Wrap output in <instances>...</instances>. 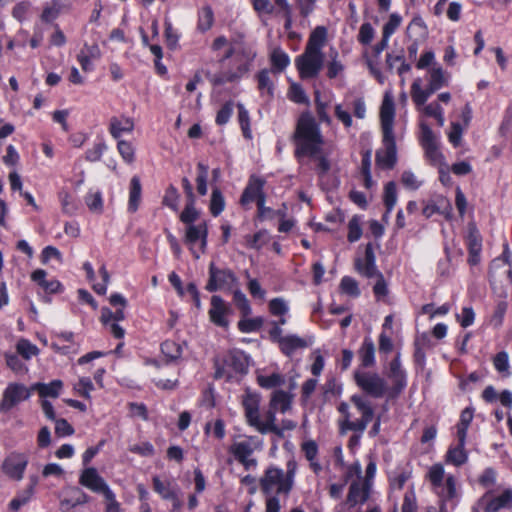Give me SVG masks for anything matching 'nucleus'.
Returning <instances> with one entry per match:
<instances>
[{
  "mask_svg": "<svg viewBox=\"0 0 512 512\" xmlns=\"http://www.w3.org/2000/svg\"><path fill=\"white\" fill-rule=\"evenodd\" d=\"M383 202L386 206V213L383 215V220H387L397 202V189L393 181L388 182L384 187Z\"/></svg>",
  "mask_w": 512,
  "mask_h": 512,
  "instance_id": "nucleus-35",
  "label": "nucleus"
},
{
  "mask_svg": "<svg viewBox=\"0 0 512 512\" xmlns=\"http://www.w3.org/2000/svg\"><path fill=\"white\" fill-rule=\"evenodd\" d=\"M164 36L166 38V44L170 49H175L178 45L179 34L173 28L170 22H165Z\"/></svg>",
  "mask_w": 512,
  "mask_h": 512,
  "instance_id": "nucleus-59",
  "label": "nucleus"
},
{
  "mask_svg": "<svg viewBox=\"0 0 512 512\" xmlns=\"http://www.w3.org/2000/svg\"><path fill=\"white\" fill-rule=\"evenodd\" d=\"M247 423L251 426L259 416L260 396L259 394L247 391L242 399Z\"/></svg>",
  "mask_w": 512,
  "mask_h": 512,
  "instance_id": "nucleus-24",
  "label": "nucleus"
},
{
  "mask_svg": "<svg viewBox=\"0 0 512 512\" xmlns=\"http://www.w3.org/2000/svg\"><path fill=\"white\" fill-rule=\"evenodd\" d=\"M293 138L296 143V157H314L321 152L324 142L323 136L319 125L311 114H301L297 121Z\"/></svg>",
  "mask_w": 512,
  "mask_h": 512,
  "instance_id": "nucleus-1",
  "label": "nucleus"
},
{
  "mask_svg": "<svg viewBox=\"0 0 512 512\" xmlns=\"http://www.w3.org/2000/svg\"><path fill=\"white\" fill-rule=\"evenodd\" d=\"M85 202L92 212L101 213L103 209L102 195L99 191L89 193L85 197Z\"/></svg>",
  "mask_w": 512,
  "mask_h": 512,
  "instance_id": "nucleus-56",
  "label": "nucleus"
},
{
  "mask_svg": "<svg viewBox=\"0 0 512 512\" xmlns=\"http://www.w3.org/2000/svg\"><path fill=\"white\" fill-rule=\"evenodd\" d=\"M255 437H249L247 440L235 442L230 446V452L235 459L243 465L245 470L254 469L258 465L256 458L252 457L255 449Z\"/></svg>",
  "mask_w": 512,
  "mask_h": 512,
  "instance_id": "nucleus-11",
  "label": "nucleus"
},
{
  "mask_svg": "<svg viewBox=\"0 0 512 512\" xmlns=\"http://www.w3.org/2000/svg\"><path fill=\"white\" fill-rule=\"evenodd\" d=\"M274 74L272 70L262 69L256 75L257 88L261 95H267L269 99L274 96V81L271 75Z\"/></svg>",
  "mask_w": 512,
  "mask_h": 512,
  "instance_id": "nucleus-29",
  "label": "nucleus"
},
{
  "mask_svg": "<svg viewBox=\"0 0 512 512\" xmlns=\"http://www.w3.org/2000/svg\"><path fill=\"white\" fill-rule=\"evenodd\" d=\"M230 309L224 302V300L218 296L214 295L211 298V308L209 310L210 320L217 326L227 327L228 321L226 319V315L229 313Z\"/></svg>",
  "mask_w": 512,
  "mask_h": 512,
  "instance_id": "nucleus-20",
  "label": "nucleus"
},
{
  "mask_svg": "<svg viewBox=\"0 0 512 512\" xmlns=\"http://www.w3.org/2000/svg\"><path fill=\"white\" fill-rule=\"evenodd\" d=\"M237 278L230 269H221L212 262L209 265V280L206 290L214 292L217 290H232Z\"/></svg>",
  "mask_w": 512,
  "mask_h": 512,
  "instance_id": "nucleus-10",
  "label": "nucleus"
},
{
  "mask_svg": "<svg viewBox=\"0 0 512 512\" xmlns=\"http://www.w3.org/2000/svg\"><path fill=\"white\" fill-rule=\"evenodd\" d=\"M276 413L277 411L272 410V408L268 406V409L264 413L263 419L259 415L252 423L251 427H254L261 434L273 432L280 433L278 425L276 424Z\"/></svg>",
  "mask_w": 512,
  "mask_h": 512,
  "instance_id": "nucleus-22",
  "label": "nucleus"
},
{
  "mask_svg": "<svg viewBox=\"0 0 512 512\" xmlns=\"http://www.w3.org/2000/svg\"><path fill=\"white\" fill-rule=\"evenodd\" d=\"M208 226L205 220L186 226L184 241L191 246V251L196 259L200 253H205L207 246Z\"/></svg>",
  "mask_w": 512,
  "mask_h": 512,
  "instance_id": "nucleus-9",
  "label": "nucleus"
},
{
  "mask_svg": "<svg viewBox=\"0 0 512 512\" xmlns=\"http://www.w3.org/2000/svg\"><path fill=\"white\" fill-rule=\"evenodd\" d=\"M117 149L123 160L127 163H132L135 158V148L133 145L125 140H119Z\"/></svg>",
  "mask_w": 512,
  "mask_h": 512,
  "instance_id": "nucleus-55",
  "label": "nucleus"
},
{
  "mask_svg": "<svg viewBox=\"0 0 512 512\" xmlns=\"http://www.w3.org/2000/svg\"><path fill=\"white\" fill-rule=\"evenodd\" d=\"M350 402L357 412L360 413L361 417L354 418L349 404L341 402L338 406V411L342 415L341 420H339L340 429L342 432L349 430L363 433L374 417L373 405L366 397L359 394L352 395Z\"/></svg>",
  "mask_w": 512,
  "mask_h": 512,
  "instance_id": "nucleus-2",
  "label": "nucleus"
},
{
  "mask_svg": "<svg viewBox=\"0 0 512 512\" xmlns=\"http://www.w3.org/2000/svg\"><path fill=\"white\" fill-rule=\"evenodd\" d=\"M258 384L265 389H271L284 384L285 380L279 373H273L271 375H261L257 378Z\"/></svg>",
  "mask_w": 512,
  "mask_h": 512,
  "instance_id": "nucleus-46",
  "label": "nucleus"
},
{
  "mask_svg": "<svg viewBox=\"0 0 512 512\" xmlns=\"http://www.w3.org/2000/svg\"><path fill=\"white\" fill-rule=\"evenodd\" d=\"M512 503V491L505 490L501 495L490 499L485 507V512H496L501 508L510 506Z\"/></svg>",
  "mask_w": 512,
  "mask_h": 512,
  "instance_id": "nucleus-37",
  "label": "nucleus"
},
{
  "mask_svg": "<svg viewBox=\"0 0 512 512\" xmlns=\"http://www.w3.org/2000/svg\"><path fill=\"white\" fill-rule=\"evenodd\" d=\"M401 21L402 18L400 15L396 13L390 15L388 22L383 26V35L385 36V38H390V36L400 26Z\"/></svg>",
  "mask_w": 512,
  "mask_h": 512,
  "instance_id": "nucleus-60",
  "label": "nucleus"
},
{
  "mask_svg": "<svg viewBox=\"0 0 512 512\" xmlns=\"http://www.w3.org/2000/svg\"><path fill=\"white\" fill-rule=\"evenodd\" d=\"M467 246L469 253L481 252L482 250V239L479 231L474 226L469 227Z\"/></svg>",
  "mask_w": 512,
  "mask_h": 512,
  "instance_id": "nucleus-47",
  "label": "nucleus"
},
{
  "mask_svg": "<svg viewBox=\"0 0 512 512\" xmlns=\"http://www.w3.org/2000/svg\"><path fill=\"white\" fill-rule=\"evenodd\" d=\"M429 73V83L434 87V89L439 90L448 84V75L441 67L433 68Z\"/></svg>",
  "mask_w": 512,
  "mask_h": 512,
  "instance_id": "nucleus-43",
  "label": "nucleus"
},
{
  "mask_svg": "<svg viewBox=\"0 0 512 512\" xmlns=\"http://www.w3.org/2000/svg\"><path fill=\"white\" fill-rule=\"evenodd\" d=\"M197 177H196V185H197V192L201 195V196H204L207 194V179H208V171H209V167L202 163V162H199L197 164Z\"/></svg>",
  "mask_w": 512,
  "mask_h": 512,
  "instance_id": "nucleus-42",
  "label": "nucleus"
},
{
  "mask_svg": "<svg viewBox=\"0 0 512 512\" xmlns=\"http://www.w3.org/2000/svg\"><path fill=\"white\" fill-rule=\"evenodd\" d=\"M388 378L392 382L388 395L395 397L399 395L407 385L406 373L401 367L400 357L397 355L389 364Z\"/></svg>",
  "mask_w": 512,
  "mask_h": 512,
  "instance_id": "nucleus-16",
  "label": "nucleus"
},
{
  "mask_svg": "<svg viewBox=\"0 0 512 512\" xmlns=\"http://www.w3.org/2000/svg\"><path fill=\"white\" fill-rule=\"evenodd\" d=\"M358 357L363 368H370L375 365V345L371 338H364L358 350Z\"/></svg>",
  "mask_w": 512,
  "mask_h": 512,
  "instance_id": "nucleus-27",
  "label": "nucleus"
},
{
  "mask_svg": "<svg viewBox=\"0 0 512 512\" xmlns=\"http://www.w3.org/2000/svg\"><path fill=\"white\" fill-rule=\"evenodd\" d=\"M74 389L76 392L84 398H90V392L94 389V385L90 378L83 377L80 378L77 384H75Z\"/></svg>",
  "mask_w": 512,
  "mask_h": 512,
  "instance_id": "nucleus-57",
  "label": "nucleus"
},
{
  "mask_svg": "<svg viewBox=\"0 0 512 512\" xmlns=\"http://www.w3.org/2000/svg\"><path fill=\"white\" fill-rule=\"evenodd\" d=\"M180 194L175 186L169 185L165 191L162 203L173 211H178Z\"/></svg>",
  "mask_w": 512,
  "mask_h": 512,
  "instance_id": "nucleus-44",
  "label": "nucleus"
},
{
  "mask_svg": "<svg viewBox=\"0 0 512 512\" xmlns=\"http://www.w3.org/2000/svg\"><path fill=\"white\" fill-rule=\"evenodd\" d=\"M427 477L434 492L443 502L450 501L457 496L456 478L451 474L445 477V471L441 464L432 465Z\"/></svg>",
  "mask_w": 512,
  "mask_h": 512,
  "instance_id": "nucleus-5",
  "label": "nucleus"
},
{
  "mask_svg": "<svg viewBox=\"0 0 512 512\" xmlns=\"http://www.w3.org/2000/svg\"><path fill=\"white\" fill-rule=\"evenodd\" d=\"M106 149L107 146L104 142L96 143L92 148L86 151L85 158L89 162L99 161Z\"/></svg>",
  "mask_w": 512,
  "mask_h": 512,
  "instance_id": "nucleus-58",
  "label": "nucleus"
},
{
  "mask_svg": "<svg viewBox=\"0 0 512 512\" xmlns=\"http://www.w3.org/2000/svg\"><path fill=\"white\" fill-rule=\"evenodd\" d=\"M238 120L241 127V130L243 132V135L247 139L252 138L251 129H250V118L249 113L245 109V107L242 104H238Z\"/></svg>",
  "mask_w": 512,
  "mask_h": 512,
  "instance_id": "nucleus-51",
  "label": "nucleus"
},
{
  "mask_svg": "<svg viewBox=\"0 0 512 512\" xmlns=\"http://www.w3.org/2000/svg\"><path fill=\"white\" fill-rule=\"evenodd\" d=\"M372 482L369 480H357L350 484L346 502L351 507L357 504H364L370 496Z\"/></svg>",
  "mask_w": 512,
  "mask_h": 512,
  "instance_id": "nucleus-17",
  "label": "nucleus"
},
{
  "mask_svg": "<svg viewBox=\"0 0 512 512\" xmlns=\"http://www.w3.org/2000/svg\"><path fill=\"white\" fill-rule=\"evenodd\" d=\"M292 396L283 390H276L273 392L269 407L280 413H286L291 409Z\"/></svg>",
  "mask_w": 512,
  "mask_h": 512,
  "instance_id": "nucleus-28",
  "label": "nucleus"
},
{
  "mask_svg": "<svg viewBox=\"0 0 512 512\" xmlns=\"http://www.w3.org/2000/svg\"><path fill=\"white\" fill-rule=\"evenodd\" d=\"M32 391L21 383H9L0 401V412H8L20 402L29 399Z\"/></svg>",
  "mask_w": 512,
  "mask_h": 512,
  "instance_id": "nucleus-12",
  "label": "nucleus"
},
{
  "mask_svg": "<svg viewBox=\"0 0 512 512\" xmlns=\"http://www.w3.org/2000/svg\"><path fill=\"white\" fill-rule=\"evenodd\" d=\"M421 79L417 78L411 85V97L416 106H422L427 101V94L423 91L421 86Z\"/></svg>",
  "mask_w": 512,
  "mask_h": 512,
  "instance_id": "nucleus-49",
  "label": "nucleus"
},
{
  "mask_svg": "<svg viewBox=\"0 0 512 512\" xmlns=\"http://www.w3.org/2000/svg\"><path fill=\"white\" fill-rule=\"evenodd\" d=\"M214 23V14L209 6H205L201 9L198 17L197 29L200 32L208 31Z\"/></svg>",
  "mask_w": 512,
  "mask_h": 512,
  "instance_id": "nucleus-41",
  "label": "nucleus"
},
{
  "mask_svg": "<svg viewBox=\"0 0 512 512\" xmlns=\"http://www.w3.org/2000/svg\"><path fill=\"white\" fill-rule=\"evenodd\" d=\"M249 357L241 350L232 349L223 358V364L217 365L216 378L232 379L235 375H244L248 372Z\"/></svg>",
  "mask_w": 512,
  "mask_h": 512,
  "instance_id": "nucleus-6",
  "label": "nucleus"
},
{
  "mask_svg": "<svg viewBox=\"0 0 512 512\" xmlns=\"http://www.w3.org/2000/svg\"><path fill=\"white\" fill-rule=\"evenodd\" d=\"M63 387L61 380H53L50 383H35L31 386V390L37 391L41 397H53L59 396L60 391Z\"/></svg>",
  "mask_w": 512,
  "mask_h": 512,
  "instance_id": "nucleus-31",
  "label": "nucleus"
},
{
  "mask_svg": "<svg viewBox=\"0 0 512 512\" xmlns=\"http://www.w3.org/2000/svg\"><path fill=\"white\" fill-rule=\"evenodd\" d=\"M134 129V121L129 117H112L109 131L115 139H119L124 133H131Z\"/></svg>",
  "mask_w": 512,
  "mask_h": 512,
  "instance_id": "nucleus-26",
  "label": "nucleus"
},
{
  "mask_svg": "<svg viewBox=\"0 0 512 512\" xmlns=\"http://www.w3.org/2000/svg\"><path fill=\"white\" fill-rule=\"evenodd\" d=\"M200 212L195 208V201L188 200L179 218L186 226L195 224L199 219Z\"/></svg>",
  "mask_w": 512,
  "mask_h": 512,
  "instance_id": "nucleus-39",
  "label": "nucleus"
},
{
  "mask_svg": "<svg viewBox=\"0 0 512 512\" xmlns=\"http://www.w3.org/2000/svg\"><path fill=\"white\" fill-rule=\"evenodd\" d=\"M142 187L138 176H133L130 181V192L128 211L134 213L138 210L141 202Z\"/></svg>",
  "mask_w": 512,
  "mask_h": 512,
  "instance_id": "nucleus-33",
  "label": "nucleus"
},
{
  "mask_svg": "<svg viewBox=\"0 0 512 512\" xmlns=\"http://www.w3.org/2000/svg\"><path fill=\"white\" fill-rule=\"evenodd\" d=\"M266 181L256 175H251L249 181L241 195L240 202L247 205L251 202L258 201L261 197H265L264 186Z\"/></svg>",
  "mask_w": 512,
  "mask_h": 512,
  "instance_id": "nucleus-18",
  "label": "nucleus"
},
{
  "mask_svg": "<svg viewBox=\"0 0 512 512\" xmlns=\"http://www.w3.org/2000/svg\"><path fill=\"white\" fill-rule=\"evenodd\" d=\"M153 488L163 498H174L176 493L170 481H162L158 476L153 477Z\"/></svg>",
  "mask_w": 512,
  "mask_h": 512,
  "instance_id": "nucleus-40",
  "label": "nucleus"
},
{
  "mask_svg": "<svg viewBox=\"0 0 512 512\" xmlns=\"http://www.w3.org/2000/svg\"><path fill=\"white\" fill-rule=\"evenodd\" d=\"M493 364L495 369L504 374V376L510 375V365H509V357L505 351H501L497 353L493 359Z\"/></svg>",
  "mask_w": 512,
  "mask_h": 512,
  "instance_id": "nucleus-52",
  "label": "nucleus"
},
{
  "mask_svg": "<svg viewBox=\"0 0 512 512\" xmlns=\"http://www.w3.org/2000/svg\"><path fill=\"white\" fill-rule=\"evenodd\" d=\"M74 433V428L67 422V420L61 418L55 420V434L59 437L70 436Z\"/></svg>",
  "mask_w": 512,
  "mask_h": 512,
  "instance_id": "nucleus-64",
  "label": "nucleus"
},
{
  "mask_svg": "<svg viewBox=\"0 0 512 512\" xmlns=\"http://www.w3.org/2000/svg\"><path fill=\"white\" fill-rule=\"evenodd\" d=\"M355 267L361 275L367 278L377 277L379 274H382L376 267V258L371 244L366 246L364 258L356 260Z\"/></svg>",
  "mask_w": 512,
  "mask_h": 512,
  "instance_id": "nucleus-19",
  "label": "nucleus"
},
{
  "mask_svg": "<svg viewBox=\"0 0 512 512\" xmlns=\"http://www.w3.org/2000/svg\"><path fill=\"white\" fill-rule=\"evenodd\" d=\"M340 289L343 293L350 295L352 297H358L360 295V290L357 281L349 276H345L342 278L340 282Z\"/></svg>",
  "mask_w": 512,
  "mask_h": 512,
  "instance_id": "nucleus-54",
  "label": "nucleus"
},
{
  "mask_svg": "<svg viewBox=\"0 0 512 512\" xmlns=\"http://www.w3.org/2000/svg\"><path fill=\"white\" fill-rule=\"evenodd\" d=\"M327 30L323 26L316 27L311 33L305 49L322 52V47L325 43Z\"/></svg>",
  "mask_w": 512,
  "mask_h": 512,
  "instance_id": "nucleus-36",
  "label": "nucleus"
},
{
  "mask_svg": "<svg viewBox=\"0 0 512 512\" xmlns=\"http://www.w3.org/2000/svg\"><path fill=\"white\" fill-rule=\"evenodd\" d=\"M79 482L84 487L96 493H102L111 498L112 491L106 484L105 480L98 474L93 467L86 468L80 475Z\"/></svg>",
  "mask_w": 512,
  "mask_h": 512,
  "instance_id": "nucleus-15",
  "label": "nucleus"
},
{
  "mask_svg": "<svg viewBox=\"0 0 512 512\" xmlns=\"http://www.w3.org/2000/svg\"><path fill=\"white\" fill-rule=\"evenodd\" d=\"M295 472L296 463L293 461L287 463L286 471L276 466H269L259 479L261 491L265 495H271L273 491L278 495H288L294 486Z\"/></svg>",
  "mask_w": 512,
  "mask_h": 512,
  "instance_id": "nucleus-3",
  "label": "nucleus"
},
{
  "mask_svg": "<svg viewBox=\"0 0 512 512\" xmlns=\"http://www.w3.org/2000/svg\"><path fill=\"white\" fill-rule=\"evenodd\" d=\"M27 465L28 457L25 454L12 452L3 461L2 471L8 477L19 481L23 478Z\"/></svg>",
  "mask_w": 512,
  "mask_h": 512,
  "instance_id": "nucleus-13",
  "label": "nucleus"
},
{
  "mask_svg": "<svg viewBox=\"0 0 512 512\" xmlns=\"http://www.w3.org/2000/svg\"><path fill=\"white\" fill-rule=\"evenodd\" d=\"M324 54L305 49L295 60L296 68L302 79L315 78L323 67Z\"/></svg>",
  "mask_w": 512,
  "mask_h": 512,
  "instance_id": "nucleus-8",
  "label": "nucleus"
},
{
  "mask_svg": "<svg viewBox=\"0 0 512 512\" xmlns=\"http://www.w3.org/2000/svg\"><path fill=\"white\" fill-rule=\"evenodd\" d=\"M225 207L224 197L218 188L213 189L210 200V212L213 216H218Z\"/></svg>",
  "mask_w": 512,
  "mask_h": 512,
  "instance_id": "nucleus-48",
  "label": "nucleus"
},
{
  "mask_svg": "<svg viewBox=\"0 0 512 512\" xmlns=\"http://www.w3.org/2000/svg\"><path fill=\"white\" fill-rule=\"evenodd\" d=\"M51 259H56L59 263L63 262L61 252L54 246H46L41 253V261L47 264Z\"/></svg>",
  "mask_w": 512,
  "mask_h": 512,
  "instance_id": "nucleus-62",
  "label": "nucleus"
},
{
  "mask_svg": "<svg viewBox=\"0 0 512 512\" xmlns=\"http://www.w3.org/2000/svg\"><path fill=\"white\" fill-rule=\"evenodd\" d=\"M354 380L364 393L373 398H382L388 394L389 387L386 380L376 372L356 370Z\"/></svg>",
  "mask_w": 512,
  "mask_h": 512,
  "instance_id": "nucleus-7",
  "label": "nucleus"
},
{
  "mask_svg": "<svg viewBox=\"0 0 512 512\" xmlns=\"http://www.w3.org/2000/svg\"><path fill=\"white\" fill-rule=\"evenodd\" d=\"M16 349L19 355H21L24 359L29 360L33 356H36L39 353V349L36 345L32 344L27 339H21L18 341L16 345Z\"/></svg>",
  "mask_w": 512,
  "mask_h": 512,
  "instance_id": "nucleus-45",
  "label": "nucleus"
},
{
  "mask_svg": "<svg viewBox=\"0 0 512 512\" xmlns=\"http://www.w3.org/2000/svg\"><path fill=\"white\" fill-rule=\"evenodd\" d=\"M245 239L249 248L259 250L268 242L269 237L267 231L261 230L253 236L247 235Z\"/></svg>",
  "mask_w": 512,
  "mask_h": 512,
  "instance_id": "nucleus-50",
  "label": "nucleus"
},
{
  "mask_svg": "<svg viewBox=\"0 0 512 512\" xmlns=\"http://www.w3.org/2000/svg\"><path fill=\"white\" fill-rule=\"evenodd\" d=\"M374 33V29L370 23H363L359 29L358 41L363 45H368L372 41Z\"/></svg>",
  "mask_w": 512,
  "mask_h": 512,
  "instance_id": "nucleus-61",
  "label": "nucleus"
},
{
  "mask_svg": "<svg viewBox=\"0 0 512 512\" xmlns=\"http://www.w3.org/2000/svg\"><path fill=\"white\" fill-rule=\"evenodd\" d=\"M271 70L275 75L283 72L290 64V58L280 48H274L270 54Z\"/></svg>",
  "mask_w": 512,
  "mask_h": 512,
  "instance_id": "nucleus-32",
  "label": "nucleus"
},
{
  "mask_svg": "<svg viewBox=\"0 0 512 512\" xmlns=\"http://www.w3.org/2000/svg\"><path fill=\"white\" fill-rule=\"evenodd\" d=\"M383 149L376 151V164L382 169H392L397 160L394 135H383Z\"/></svg>",
  "mask_w": 512,
  "mask_h": 512,
  "instance_id": "nucleus-14",
  "label": "nucleus"
},
{
  "mask_svg": "<svg viewBox=\"0 0 512 512\" xmlns=\"http://www.w3.org/2000/svg\"><path fill=\"white\" fill-rule=\"evenodd\" d=\"M161 351L168 361H177L182 355V346L172 340H166L161 344Z\"/></svg>",
  "mask_w": 512,
  "mask_h": 512,
  "instance_id": "nucleus-38",
  "label": "nucleus"
},
{
  "mask_svg": "<svg viewBox=\"0 0 512 512\" xmlns=\"http://www.w3.org/2000/svg\"><path fill=\"white\" fill-rule=\"evenodd\" d=\"M465 443L466 442H460L458 440L456 446H451L448 449L445 457L447 463L459 467L467 462L468 454L467 451L465 450Z\"/></svg>",
  "mask_w": 512,
  "mask_h": 512,
  "instance_id": "nucleus-30",
  "label": "nucleus"
},
{
  "mask_svg": "<svg viewBox=\"0 0 512 512\" xmlns=\"http://www.w3.org/2000/svg\"><path fill=\"white\" fill-rule=\"evenodd\" d=\"M310 344V342L298 335L289 334L285 338H281L279 348L284 355L290 357L296 350L305 349Z\"/></svg>",
  "mask_w": 512,
  "mask_h": 512,
  "instance_id": "nucleus-25",
  "label": "nucleus"
},
{
  "mask_svg": "<svg viewBox=\"0 0 512 512\" xmlns=\"http://www.w3.org/2000/svg\"><path fill=\"white\" fill-rule=\"evenodd\" d=\"M263 325L261 317L242 319L238 322V328L243 333H250L259 330Z\"/></svg>",
  "mask_w": 512,
  "mask_h": 512,
  "instance_id": "nucleus-53",
  "label": "nucleus"
},
{
  "mask_svg": "<svg viewBox=\"0 0 512 512\" xmlns=\"http://www.w3.org/2000/svg\"><path fill=\"white\" fill-rule=\"evenodd\" d=\"M46 271L43 270V269H37L35 270L32 275H31V278L34 282H36L38 285H40L46 292H49V293H56L58 291H60L61 289V284L59 281L57 280H46Z\"/></svg>",
  "mask_w": 512,
  "mask_h": 512,
  "instance_id": "nucleus-34",
  "label": "nucleus"
},
{
  "mask_svg": "<svg viewBox=\"0 0 512 512\" xmlns=\"http://www.w3.org/2000/svg\"><path fill=\"white\" fill-rule=\"evenodd\" d=\"M394 115L395 109L393 99L388 95H385L380 109V119L383 135H394Z\"/></svg>",
  "mask_w": 512,
  "mask_h": 512,
  "instance_id": "nucleus-21",
  "label": "nucleus"
},
{
  "mask_svg": "<svg viewBox=\"0 0 512 512\" xmlns=\"http://www.w3.org/2000/svg\"><path fill=\"white\" fill-rule=\"evenodd\" d=\"M232 114H233V104L231 102H227L217 112L215 121L218 125H225L226 123H228Z\"/></svg>",
  "mask_w": 512,
  "mask_h": 512,
  "instance_id": "nucleus-63",
  "label": "nucleus"
},
{
  "mask_svg": "<svg viewBox=\"0 0 512 512\" xmlns=\"http://www.w3.org/2000/svg\"><path fill=\"white\" fill-rule=\"evenodd\" d=\"M100 57L101 51L97 44L88 45L85 43L77 55V60L81 65L82 70L88 72L93 69L92 62L100 59Z\"/></svg>",
  "mask_w": 512,
  "mask_h": 512,
  "instance_id": "nucleus-23",
  "label": "nucleus"
},
{
  "mask_svg": "<svg viewBox=\"0 0 512 512\" xmlns=\"http://www.w3.org/2000/svg\"><path fill=\"white\" fill-rule=\"evenodd\" d=\"M256 57V52L251 48L244 47L236 53L234 66L226 71L212 73L205 72L206 78L213 86H222L227 83H236L249 72L252 62Z\"/></svg>",
  "mask_w": 512,
  "mask_h": 512,
  "instance_id": "nucleus-4",
  "label": "nucleus"
}]
</instances>
